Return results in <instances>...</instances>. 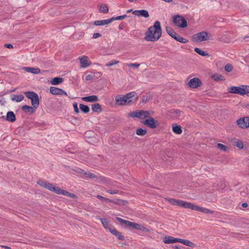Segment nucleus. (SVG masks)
Instances as JSON below:
<instances>
[{"instance_id":"obj_28","label":"nucleus","mask_w":249,"mask_h":249,"mask_svg":"<svg viewBox=\"0 0 249 249\" xmlns=\"http://www.w3.org/2000/svg\"><path fill=\"white\" fill-rule=\"evenodd\" d=\"M211 78L214 81H222V80H224V79L223 78V77L220 74H219V73H215V74H213L211 76Z\"/></svg>"},{"instance_id":"obj_32","label":"nucleus","mask_w":249,"mask_h":249,"mask_svg":"<svg viewBox=\"0 0 249 249\" xmlns=\"http://www.w3.org/2000/svg\"><path fill=\"white\" fill-rule=\"evenodd\" d=\"M166 31L168 34L174 38V36H175L177 33H176L173 29L170 27H167L166 28Z\"/></svg>"},{"instance_id":"obj_29","label":"nucleus","mask_w":249,"mask_h":249,"mask_svg":"<svg viewBox=\"0 0 249 249\" xmlns=\"http://www.w3.org/2000/svg\"><path fill=\"white\" fill-rule=\"evenodd\" d=\"M92 110L94 112H100L102 111L101 106L98 103L94 104L92 106Z\"/></svg>"},{"instance_id":"obj_52","label":"nucleus","mask_w":249,"mask_h":249,"mask_svg":"<svg viewBox=\"0 0 249 249\" xmlns=\"http://www.w3.org/2000/svg\"><path fill=\"white\" fill-rule=\"evenodd\" d=\"M92 78L93 76L89 74L86 76V80L87 81L90 80L92 79Z\"/></svg>"},{"instance_id":"obj_34","label":"nucleus","mask_w":249,"mask_h":249,"mask_svg":"<svg viewBox=\"0 0 249 249\" xmlns=\"http://www.w3.org/2000/svg\"><path fill=\"white\" fill-rule=\"evenodd\" d=\"M172 129L173 132L177 134H180L182 132L181 127L179 125L173 126Z\"/></svg>"},{"instance_id":"obj_46","label":"nucleus","mask_w":249,"mask_h":249,"mask_svg":"<svg viewBox=\"0 0 249 249\" xmlns=\"http://www.w3.org/2000/svg\"><path fill=\"white\" fill-rule=\"evenodd\" d=\"M125 65L129 67H134L136 68H138L140 65V64H138V63H129V64H125Z\"/></svg>"},{"instance_id":"obj_23","label":"nucleus","mask_w":249,"mask_h":249,"mask_svg":"<svg viewBox=\"0 0 249 249\" xmlns=\"http://www.w3.org/2000/svg\"><path fill=\"white\" fill-rule=\"evenodd\" d=\"M133 229L138 230L141 231H146L147 229L142 225L138 224L136 223H133L132 227Z\"/></svg>"},{"instance_id":"obj_16","label":"nucleus","mask_w":249,"mask_h":249,"mask_svg":"<svg viewBox=\"0 0 249 249\" xmlns=\"http://www.w3.org/2000/svg\"><path fill=\"white\" fill-rule=\"evenodd\" d=\"M165 244H171L179 242V238H175L171 236H166L163 239Z\"/></svg>"},{"instance_id":"obj_17","label":"nucleus","mask_w":249,"mask_h":249,"mask_svg":"<svg viewBox=\"0 0 249 249\" xmlns=\"http://www.w3.org/2000/svg\"><path fill=\"white\" fill-rule=\"evenodd\" d=\"M116 103L118 105L123 106L128 105L127 101L126 100L125 95L123 97L116 96L115 98Z\"/></svg>"},{"instance_id":"obj_19","label":"nucleus","mask_w":249,"mask_h":249,"mask_svg":"<svg viewBox=\"0 0 249 249\" xmlns=\"http://www.w3.org/2000/svg\"><path fill=\"white\" fill-rule=\"evenodd\" d=\"M112 22L111 18L107 19H103L101 20H96L94 21V24L96 26H101L107 25Z\"/></svg>"},{"instance_id":"obj_42","label":"nucleus","mask_w":249,"mask_h":249,"mask_svg":"<svg viewBox=\"0 0 249 249\" xmlns=\"http://www.w3.org/2000/svg\"><path fill=\"white\" fill-rule=\"evenodd\" d=\"M109 231L113 234L116 236V234H119V231L113 227L108 228Z\"/></svg>"},{"instance_id":"obj_48","label":"nucleus","mask_w":249,"mask_h":249,"mask_svg":"<svg viewBox=\"0 0 249 249\" xmlns=\"http://www.w3.org/2000/svg\"><path fill=\"white\" fill-rule=\"evenodd\" d=\"M107 192L110 194L113 195V194H117L118 193V191L117 190H107Z\"/></svg>"},{"instance_id":"obj_45","label":"nucleus","mask_w":249,"mask_h":249,"mask_svg":"<svg viewBox=\"0 0 249 249\" xmlns=\"http://www.w3.org/2000/svg\"><path fill=\"white\" fill-rule=\"evenodd\" d=\"M96 197H97V198L100 199V200H101L102 201L111 202V200L109 199H108L107 198H106V197H105L104 196H101L97 195L96 196Z\"/></svg>"},{"instance_id":"obj_37","label":"nucleus","mask_w":249,"mask_h":249,"mask_svg":"<svg viewBox=\"0 0 249 249\" xmlns=\"http://www.w3.org/2000/svg\"><path fill=\"white\" fill-rule=\"evenodd\" d=\"M146 133L147 130L142 128H138L136 131V134L139 136H144L146 134Z\"/></svg>"},{"instance_id":"obj_57","label":"nucleus","mask_w":249,"mask_h":249,"mask_svg":"<svg viewBox=\"0 0 249 249\" xmlns=\"http://www.w3.org/2000/svg\"><path fill=\"white\" fill-rule=\"evenodd\" d=\"M174 248L176 249H180V248L178 246H174Z\"/></svg>"},{"instance_id":"obj_22","label":"nucleus","mask_w":249,"mask_h":249,"mask_svg":"<svg viewBox=\"0 0 249 249\" xmlns=\"http://www.w3.org/2000/svg\"><path fill=\"white\" fill-rule=\"evenodd\" d=\"M178 243H181L186 246H187L191 247V248H194L195 247V244L188 240L182 239L179 238Z\"/></svg>"},{"instance_id":"obj_36","label":"nucleus","mask_w":249,"mask_h":249,"mask_svg":"<svg viewBox=\"0 0 249 249\" xmlns=\"http://www.w3.org/2000/svg\"><path fill=\"white\" fill-rule=\"evenodd\" d=\"M79 107L84 113H87L89 111V108L87 105L80 104Z\"/></svg>"},{"instance_id":"obj_3","label":"nucleus","mask_w":249,"mask_h":249,"mask_svg":"<svg viewBox=\"0 0 249 249\" xmlns=\"http://www.w3.org/2000/svg\"><path fill=\"white\" fill-rule=\"evenodd\" d=\"M37 183L41 186L59 195H63L66 196H69L71 197H74L75 195L70 193L67 191L62 190L57 186H53L52 184L45 182L42 180H39Z\"/></svg>"},{"instance_id":"obj_4","label":"nucleus","mask_w":249,"mask_h":249,"mask_svg":"<svg viewBox=\"0 0 249 249\" xmlns=\"http://www.w3.org/2000/svg\"><path fill=\"white\" fill-rule=\"evenodd\" d=\"M228 91L231 93L237 94L242 96L248 95L249 93V86H231L228 89Z\"/></svg>"},{"instance_id":"obj_2","label":"nucleus","mask_w":249,"mask_h":249,"mask_svg":"<svg viewBox=\"0 0 249 249\" xmlns=\"http://www.w3.org/2000/svg\"><path fill=\"white\" fill-rule=\"evenodd\" d=\"M161 33L160 23L159 21H156L153 25L148 28L145 34V39L148 41H156L161 36Z\"/></svg>"},{"instance_id":"obj_1","label":"nucleus","mask_w":249,"mask_h":249,"mask_svg":"<svg viewBox=\"0 0 249 249\" xmlns=\"http://www.w3.org/2000/svg\"><path fill=\"white\" fill-rule=\"evenodd\" d=\"M168 201L172 205H177L184 208L190 209L198 212H201L204 213L213 214L214 213L213 211L181 200L170 198L168 199Z\"/></svg>"},{"instance_id":"obj_21","label":"nucleus","mask_w":249,"mask_h":249,"mask_svg":"<svg viewBox=\"0 0 249 249\" xmlns=\"http://www.w3.org/2000/svg\"><path fill=\"white\" fill-rule=\"evenodd\" d=\"M6 120L10 122H14L16 120V116L13 111H8L6 115Z\"/></svg>"},{"instance_id":"obj_13","label":"nucleus","mask_w":249,"mask_h":249,"mask_svg":"<svg viewBox=\"0 0 249 249\" xmlns=\"http://www.w3.org/2000/svg\"><path fill=\"white\" fill-rule=\"evenodd\" d=\"M50 92L53 95H67L66 92L61 89L55 87H52L50 89Z\"/></svg>"},{"instance_id":"obj_40","label":"nucleus","mask_w":249,"mask_h":249,"mask_svg":"<svg viewBox=\"0 0 249 249\" xmlns=\"http://www.w3.org/2000/svg\"><path fill=\"white\" fill-rule=\"evenodd\" d=\"M225 70L227 72H231L233 70V66L231 64H227L225 66Z\"/></svg>"},{"instance_id":"obj_35","label":"nucleus","mask_w":249,"mask_h":249,"mask_svg":"<svg viewBox=\"0 0 249 249\" xmlns=\"http://www.w3.org/2000/svg\"><path fill=\"white\" fill-rule=\"evenodd\" d=\"M194 50L196 53H197L198 54L201 56H205L208 55V53L206 52L201 50L199 48H195Z\"/></svg>"},{"instance_id":"obj_50","label":"nucleus","mask_w":249,"mask_h":249,"mask_svg":"<svg viewBox=\"0 0 249 249\" xmlns=\"http://www.w3.org/2000/svg\"><path fill=\"white\" fill-rule=\"evenodd\" d=\"M116 236L119 239L121 240H123L124 239V236L121 235V233L119 231V234L116 235Z\"/></svg>"},{"instance_id":"obj_31","label":"nucleus","mask_w":249,"mask_h":249,"mask_svg":"<svg viewBox=\"0 0 249 249\" xmlns=\"http://www.w3.org/2000/svg\"><path fill=\"white\" fill-rule=\"evenodd\" d=\"M101 222L102 223L103 226L104 227L108 230V228H110L111 226H110L109 224V222L108 220L106 218H101L100 219Z\"/></svg>"},{"instance_id":"obj_47","label":"nucleus","mask_w":249,"mask_h":249,"mask_svg":"<svg viewBox=\"0 0 249 249\" xmlns=\"http://www.w3.org/2000/svg\"><path fill=\"white\" fill-rule=\"evenodd\" d=\"M85 175L89 178H92L96 177L95 175L90 172L85 173Z\"/></svg>"},{"instance_id":"obj_43","label":"nucleus","mask_w":249,"mask_h":249,"mask_svg":"<svg viewBox=\"0 0 249 249\" xmlns=\"http://www.w3.org/2000/svg\"><path fill=\"white\" fill-rule=\"evenodd\" d=\"M119 63L118 61H117L116 60H112L110 61H109L108 63L106 64V66L108 67H110L111 66H113L115 64H117Z\"/></svg>"},{"instance_id":"obj_54","label":"nucleus","mask_w":249,"mask_h":249,"mask_svg":"<svg viewBox=\"0 0 249 249\" xmlns=\"http://www.w3.org/2000/svg\"><path fill=\"white\" fill-rule=\"evenodd\" d=\"M1 248H4V249H11V248L9 247V246H4V245H1L0 246Z\"/></svg>"},{"instance_id":"obj_26","label":"nucleus","mask_w":249,"mask_h":249,"mask_svg":"<svg viewBox=\"0 0 249 249\" xmlns=\"http://www.w3.org/2000/svg\"><path fill=\"white\" fill-rule=\"evenodd\" d=\"M22 109L25 112H28L31 113H34L35 111V108L34 107L27 105L23 106L22 107Z\"/></svg>"},{"instance_id":"obj_20","label":"nucleus","mask_w":249,"mask_h":249,"mask_svg":"<svg viewBox=\"0 0 249 249\" xmlns=\"http://www.w3.org/2000/svg\"><path fill=\"white\" fill-rule=\"evenodd\" d=\"M27 72L33 74H38L40 72V70L37 68L25 67L24 68Z\"/></svg>"},{"instance_id":"obj_39","label":"nucleus","mask_w":249,"mask_h":249,"mask_svg":"<svg viewBox=\"0 0 249 249\" xmlns=\"http://www.w3.org/2000/svg\"><path fill=\"white\" fill-rule=\"evenodd\" d=\"M126 17H127V15H122V16L112 17V18H111V19L112 22L113 21H114V20H122V19L125 18Z\"/></svg>"},{"instance_id":"obj_38","label":"nucleus","mask_w":249,"mask_h":249,"mask_svg":"<svg viewBox=\"0 0 249 249\" xmlns=\"http://www.w3.org/2000/svg\"><path fill=\"white\" fill-rule=\"evenodd\" d=\"M235 145L240 149H242L244 146L243 143L240 140H237L234 142Z\"/></svg>"},{"instance_id":"obj_56","label":"nucleus","mask_w":249,"mask_h":249,"mask_svg":"<svg viewBox=\"0 0 249 249\" xmlns=\"http://www.w3.org/2000/svg\"><path fill=\"white\" fill-rule=\"evenodd\" d=\"M175 113L177 114H179L180 113V111L178 110H176L175 111Z\"/></svg>"},{"instance_id":"obj_12","label":"nucleus","mask_w":249,"mask_h":249,"mask_svg":"<svg viewBox=\"0 0 249 249\" xmlns=\"http://www.w3.org/2000/svg\"><path fill=\"white\" fill-rule=\"evenodd\" d=\"M125 98L127 105H130L136 101L137 98V94L134 91L130 92L125 95Z\"/></svg>"},{"instance_id":"obj_18","label":"nucleus","mask_w":249,"mask_h":249,"mask_svg":"<svg viewBox=\"0 0 249 249\" xmlns=\"http://www.w3.org/2000/svg\"><path fill=\"white\" fill-rule=\"evenodd\" d=\"M82 100L87 102H94L98 101V98L96 95H90L82 98Z\"/></svg>"},{"instance_id":"obj_14","label":"nucleus","mask_w":249,"mask_h":249,"mask_svg":"<svg viewBox=\"0 0 249 249\" xmlns=\"http://www.w3.org/2000/svg\"><path fill=\"white\" fill-rule=\"evenodd\" d=\"M188 85L191 88H197L201 85V82L198 78H194L190 80Z\"/></svg>"},{"instance_id":"obj_15","label":"nucleus","mask_w":249,"mask_h":249,"mask_svg":"<svg viewBox=\"0 0 249 249\" xmlns=\"http://www.w3.org/2000/svg\"><path fill=\"white\" fill-rule=\"evenodd\" d=\"M132 14L135 16L142 17L145 18L149 17V13L146 10H135L133 11Z\"/></svg>"},{"instance_id":"obj_9","label":"nucleus","mask_w":249,"mask_h":249,"mask_svg":"<svg viewBox=\"0 0 249 249\" xmlns=\"http://www.w3.org/2000/svg\"><path fill=\"white\" fill-rule=\"evenodd\" d=\"M238 126L242 129L249 128V117L240 118L236 120Z\"/></svg>"},{"instance_id":"obj_11","label":"nucleus","mask_w":249,"mask_h":249,"mask_svg":"<svg viewBox=\"0 0 249 249\" xmlns=\"http://www.w3.org/2000/svg\"><path fill=\"white\" fill-rule=\"evenodd\" d=\"M78 60L80 63V67L82 68H88L91 64V61L87 56L83 55L79 57Z\"/></svg>"},{"instance_id":"obj_58","label":"nucleus","mask_w":249,"mask_h":249,"mask_svg":"<svg viewBox=\"0 0 249 249\" xmlns=\"http://www.w3.org/2000/svg\"><path fill=\"white\" fill-rule=\"evenodd\" d=\"M132 11V9L128 10L126 11V12H127V13H129L131 12Z\"/></svg>"},{"instance_id":"obj_51","label":"nucleus","mask_w":249,"mask_h":249,"mask_svg":"<svg viewBox=\"0 0 249 249\" xmlns=\"http://www.w3.org/2000/svg\"><path fill=\"white\" fill-rule=\"evenodd\" d=\"M101 36V35L100 33H94L93 35L92 38H97L98 37H99Z\"/></svg>"},{"instance_id":"obj_27","label":"nucleus","mask_w":249,"mask_h":249,"mask_svg":"<svg viewBox=\"0 0 249 249\" xmlns=\"http://www.w3.org/2000/svg\"><path fill=\"white\" fill-rule=\"evenodd\" d=\"M63 81V79L61 77H55L53 78L51 81V84L53 85H58Z\"/></svg>"},{"instance_id":"obj_33","label":"nucleus","mask_w":249,"mask_h":249,"mask_svg":"<svg viewBox=\"0 0 249 249\" xmlns=\"http://www.w3.org/2000/svg\"><path fill=\"white\" fill-rule=\"evenodd\" d=\"M99 10L101 12L107 13L108 12V8L106 4H102L99 6Z\"/></svg>"},{"instance_id":"obj_44","label":"nucleus","mask_w":249,"mask_h":249,"mask_svg":"<svg viewBox=\"0 0 249 249\" xmlns=\"http://www.w3.org/2000/svg\"><path fill=\"white\" fill-rule=\"evenodd\" d=\"M217 147L220 150H221L222 151H226L227 149V146H226L225 145H224V144H221V143H218L217 144Z\"/></svg>"},{"instance_id":"obj_53","label":"nucleus","mask_w":249,"mask_h":249,"mask_svg":"<svg viewBox=\"0 0 249 249\" xmlns=\"http://www.w3.org/2000/svg\"><path fill=\"white\" fill-rule=\"evenodd\" d=\"M5 47L8 49H12L13 48V46L10 44H7L4 45Z\"/></svg>"},{"instance_id":"obj_5","label":"nucleus","mask_w":249,"mask_h":249,"mask_svg":"<svg viewBox=\"0 0 249 249\" xmlns=\"http://www.w3.org/2000/svg\"><path fill=\"white\" fill-rule=\"evenodd\" d=\"M27 98L31 100L32 106L37 108L39 106V98L38 95L33 91H26L24 93Z\"/></svg>"},{"instance_id":"obj_55","label":"nucleus","mask_w":249,"mask_h":249,"mask_svg":"<svg viewBox=\"0 0 249 249\" xmlns=\"http://www.w3.org/2000/svg\"><path fill=\"white\" fill-rule=\"evenodd\" d=\"M248 206V204L247 203H243L242 204V206L244 208L247 207Z\"/></svg>"},{"instance_id":"obj_30","label":"nucleus","mask_w":249,"mask_h":249,"mask_svg":"<svg viewBox=\"0 0 249 249\" xmlns=\"http://www.w3.org/2000/svg\"><path fill=\"white\" fill-rule=\"evenodd\" d=\"M24 99V96L22 95H15L12 98L11 100L13 101L17 102H20Z\"/></svg>"},{"instance_id":"obj_59","label":"nucleus","mask_w":249,"mask_h":249,"mask_svg":"<svg viewBox=\"0 0 249 249\" xmlns=\"http://www.w3.org/2000/svg\"><path fill=\"white\" fill-rule=\"evenodd\" d=\"M90 133V131H89V132H87L86 135H88L89 134L88 133Z\"/></svg>"},{"instance_id":"obj_25","label":"nucleus","mask_w":249,"mask_h":249,"mask_svg":"<svg viewBox=\"0 0 249 249\" xmlns=\"http://www.w3.org/2000/svg\"><path fill=\"white\" fill-rule=\"evenodd\" d=\"M116 219L119 222H121V223L125 224V225H127V226L132 227L133 222L123 219L122 218H120V217H117Z\"/></svg>"},{"instance_id":"obj_7","label":"nucleus","mask_w":249,"mask_h":249,"mask_svg":"<svg viewBox=\"0 0 249 249\" xmlns=\"http://www.w3.org/2000/svg\"><path fill=\"white\" fill-rule=\"evenodd\" d=\"M209 38L208 33L206 32H201L198 33L193 36L192 39L196 42H201L203 41H206Z\"/></svg>"},{"instance_id":"obj_41","label":"nucleus","mask_w":249,"mask_h":249,"mask_svg":"<svg viewBox=\"0 0 249 249\" xmlns=\"http://www.w3.org/2000/svg\"><path fill=\"white\" fill-rule=\"evenodd\" d=\"M109 231L113 234L116 236V234H119V231L113 227L108 228Z\"/></svg>"},{"instance_id":"obj_8","label":"nucleus","mask_w":249,"mask_h":249,"mask_svg":"<svg viewBox=\"0 0 249 249\" xmlns=\"http://www.w3.org/2000/svg\"><path fill=\"white\" fill-rule=\"evenodd\" d=\"M129 116L132 117H137L140 119H147L150 116V114L149 112L148 111L139 110L131 112L129 114Z\"/></svg>"},{"instance_id":"obj_24","label":"nucleus","mask_w":249,"mask_h":249,"mask_svg":"<svg viewBox=\"0 0 249 249\" xmlns=\"http://www.w3.org/2000/svg\"><path fill=\"white\" fill-rule=\"evenodd\" d=\"M174 39L176 40L177 41L182 43H186L188 42V40L185 38L182 37L178 34H177L175 36H174Z\"/></svg>"},{"instance_id":"obj_6","label":"nucleus","mask_w":249,"mask_h":249,"mask_svg":"<svg viewBox=\"0 0 249 249\" xmlns=\"http://www.w3.org/2000/svg\"><path fill=\"white\" fill-rule=\"evenodd\" d=\"M172 18L173 23L175 26L181 28H184L187 26L186 20L181 16L175 15Z\"/></svg>"},{"instance_id":"obj_10","label":"nucleus","mask_w":249,"mask_h":249,"mask_svg":"<svg viewBox=\"0 0 249 249\" xmlns=\"http://www.w3.org/2000/svg\"><path fill=\"white\" fill-rule=\"evenodd\" d=\"M142 123L151 129H155L159 124L158 121L151 117L150 116Z\"/></svg>"},{"instance_id":"obj_49","label":"nucleus","mask_w":249,"mask_h":249,"mask_svg":"<svg viewBox=\"0 0 249 249\" xmlns=\"http://www.w3.org/2000/svg\"><path fill=\"white\" fill-rule=\"evenodd\" d=\"M73 106L74 111L76 113H78L79 112V109L78 107L77 104L76 103H74L73 104Z\"/></svg>"}]
</instances>
